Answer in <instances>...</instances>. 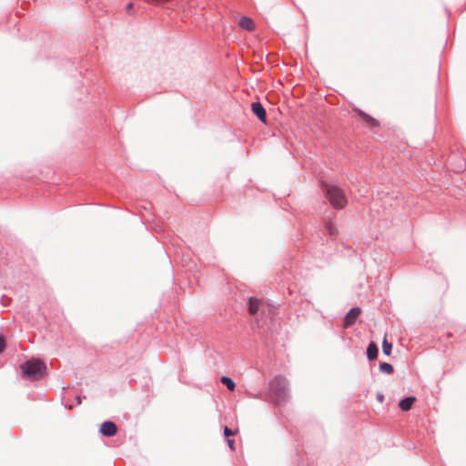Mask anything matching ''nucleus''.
Masks as SVG:
<instances>
[{
    "instance_id": "1",
    "label": "nucleus",
    "mask_w": 466,
    "mask_h": 466,
    "mask_svg": "<svg viewBox=\"0 0 466 466\" xmlns=\"http://www.w3.org/2000/svg\"><path fill=\"white\" fill-rule=\"evenodd\" d=\"M323 190L326 198L329 200L330 205L338 209L343 208L347 203V198L344 191L336 185H323Z\"/></svg>"
},
{
    "instance_id": "2",
    "label": "nucleus",
    "mask_w": 466,
    "mask_h": 466,
    "mask_svg": "<svg viewBox=\"0 0 466 466\" xmlns=\"http://www.w3.org/2000/svg\"><path fill=\"white\" fill-rule=\"evenodd\" d=\"M22 373L30 380H39L46 373V365L40 360H31L21 365Z\"/></svg>"
},
{
    "instance_id": "3",
    "label": "nucleus",
    "mask_w": 466,
    "mask_h": 466,
    "mask_svg": "<svg viewBox=\"0 0 466 466\" xmlns=\"http://www.w3.org/2000/svg\"><path fill=\"white\" fill-rule=\"evenodd\" d=\"M360 308H352L344 318L343 328L347 329L352 326L356 322L357 319L360 317Z\"/></svg>"
},
{
    "instance_id": "4",
    "label": "nucleus",
    "mask_w": 466,
    "mask_h": 466,
    "mask_svg": "<svg viewBox=\"0 0 466 466\" xmlns=\"http://www.w3.org/2000/svg\"><path fill=\"white\" fill-rule=\"evenodd\" d=\"M270 385L277 393H280L287 390L288 380L284 376L279 375L273 379Z\"/></svg>"
},
{
    "instance_id": "5",
    "label": "nucleus",
    "mask_w": 466,
    "mask_h": 466,
    "mask_svg": "<svg viewBox=\"0 0 466 466\" xmlns=\"http://www.w3.org/2000/svg\"><path fill=\"white\" fill-rule=\"evenodd\" d=\"M100 432L103 436L111 437L116 434L117 427L113 421H105L101 425Z\"/></svg>"
},
{
    "instance_id": "6",
    "label": "nucleus",
    "mask_w": 466,
    "mask_h": 466,
    "mask_svg": "<svg viewBox=\"0 0 466 466\" xmlns=\"http://www.w3.org/2000/svg\"><path fill=\"white\" fill-rule=\"evenodd\" d=\"M354 111L360 116V117L362 119V121L370 127H379V121L372 117L371 116L368 115L364 111L355 108Z\"/></svg>"
},
{
    "instance_id": "7",
    "label": "nucleus",
    "mask_w": 466,
    "mask_h": 466,
    "mask_svg": "<svg viewBox=\"0 0 466 466\" xmlns=\"http://www.w3.org/2000/svg\"><path fill=\"white\" fill-rule=\"evenodd\" d=\"M251 110L261 122L266 123V111L259 102L252 103Z\"/></svg>"
},
{
    "instance_id": "8",
    "label": "nucleus",
    "mask_w": 466,
    "mask_h": 466,
    "mask_svg": "<svg viewBox=\"0 0 466 466\" xmlns=\"http://www.w3.org/2000/svg\"><path fill=\"white\" fill-rule=\"evenodd\" d=\"M262 305V300L257 299V298H249L248 299V312L250 315L254 316L256 315L260 309V306Z\"/></svg>"
},
{
    "instance_id": "9",
    "label": "nucleus",
    "mask_w": 466,
    "mask_h": 466,
    "mask_svg": "<svg viewBox=\"0 0 466 466\" xmlns=\"http://www.w3.org/2000/svg\"><path fill=\"white\" fill-rule=\"evenodd\" d=\"M415 401H416L415 397H413V396L407 397L400 401L399 407L400 410H402L404 411H408L411 409V407Z\"/></svg>"
},
{
    "instance_id": "10",
    "label": "nucleus",
    "mask_w": 466,
    "mask_h": 466,
    "mask_svg": "<svg viewBox=\"0 0 466 466\" xmlns=\"http://www.w3.org/2000/svg\"><path fill=\"white\" fill-rule=\"evenodd\" d=\"M239 25L248 31H253L255 29V24L252 19L248 16H243L239 19Z\"/></svg>"
},
{
    "instance_id": "11",
    "label": "nucleus",
    "mask_w": 466,
    "mask_h": 466,
    "mask_svg": "<svg viewBox=\"0 0 466 466\" xmlns=\"http://www.w3.org/2000/svg\"><path fill=\"white\" fill-rule=\"evenodd\" d=\"M367 357L369 360H373L378 357V347L375 342H370L367 349Z\"/></svg>"
},
{
    "instance_id": "12",
    "label": "nucleus",
    "mask_w": 466,
    "mask_h": 466,
    "mask_svg": "<svg viewBox=\"0 0 466 466\" xmlns=\"http://www.w3.org/2000/svg\"><path fill=\"white\" fill-rule=\"evenodd\" d=\"M220 381L230 390L233 391L235 390V382L228 377L223 376L220 378Z\"/></svg>"
},
{
    "instance_id": "13",
    "label": "nucleus",
    "mask_w": 466,
    "mask_h": 466,
    "mask_svg": "<svg viewBox=\"0 0 466 466\" xmlns=\"http://www.w3.org/2000/svg\"><path fill=\"white\" fill-rule=\"evenodd\" d=\"M391 350L392 344L387 340V337L385 336L382 341V351L385 355L389 356L391 353Z\"/></svg>"
},
{
    "instance_id": "14",
    "label": "nucleus",
    "mask_w": 466,
    "mask_h": 466,
    "mask_svg": "<svg viewBox=\"0 0 466 466\" xmlns=\"http://www.w3.org/2000/svg\"><path fill=\"white\" fill-rule=\"evenodd\" d=\"M380 370L381 372L386 374H391L394 370L393 366L387 362L380 363Z\"/></svg>"
},
{
    "instance_id": "15",
    "label": "nucleus",
    "mask_w": 466,
    "mask_h": 466,
    "mask_svg": "<svg viewBox=\"0 0 466 466\" xmlns=\"http://www.w3.org/2000/svg\"><path fill=\"white\" fill-rule=\"evenodd\" d=\"M326 230L330 236H334L337 234V229H336L335 226L333 225V223H331V222H327Z\"/></svg>"
},
{
    "instance_id": "16",
    "label": "nucleus",
    "mask_w": 466,
    "mask_h": 466,
    "mask_svg": "<svg viewBox=\"0 0 466 466\" xmlns=\"http://www.w3.org/2000/svg\"><path fill=\"white\" fill-rule=\"evenodd\" d=\"M236 432L232 431L228 427L224 428V434L226 437L234 435Z\"/></svg>"
},
{
    "instance_id": "17",
    "label": "nucleus",
    "mask_w": 466,
    "mask_h": 466,
    "mask_svg": "<svg viewBox=\"0 0 466 466\" xmlns=\"http://www.w3.org/2000/svg\"><path fill=\"white\" fill-rule=\"evenodd\" d=\"M5 348V339L3 337H0V353L4 351Z\"/></svg>"
},
{
    "instance_id": "18",
    "label": "nucleus",
    "mask_w": 466,
    "mask_h": 466,
    "mask_svg": "<svg viewBox=\"0 0 466 466\" xmlns=\"http://www.w3.org/2000/svg\"><path fill=\"white\" fill-rule=\"evenodd\" d=\"M133 7H134L133 3H129V4H127V5L126 6L127 12L128 14H132Z\"/></svg>"
},
{
    "instance_id": "19",
    "label": "nucleus",
    "mask_w": 466,
    "mask_h": 466,
    "mask_svg": "<svg viewBox=\"0 0 466 466\" xmlns=\"http://www.w3.org/2000/svg\"><path fill=\"white\" fill-rule=\"evenodd\" d=\"M228 444L231 450H234V441L233 440H228Z\"/></svg>"
},
{
    "instance_id": "20",
    "label": "nucleus",
    "mask_w": 466,
    "mask_h": 466,
    "mask_svg": "<svg viewBox=\"0 0 466 466\" xmlns=\"http://www.w3.org/2000/svg\"><path fill=\"white\" fill-rule=\"evenodd\" d=\"M383 399H384V397H383V395H382V394H378V396H377V400H378V401L382 402V401H383Z\"/></svg>"
}]
</instances>
